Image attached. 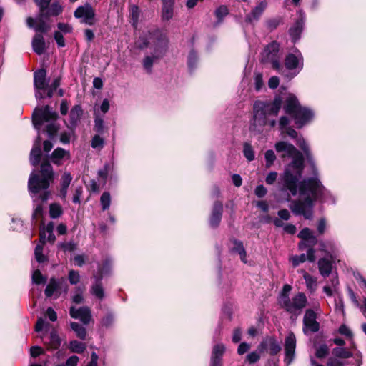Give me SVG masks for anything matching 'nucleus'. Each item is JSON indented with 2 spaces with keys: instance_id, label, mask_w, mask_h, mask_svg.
Returning a JSON list of instances; mask_svg holds the SVG:
<instances>
[{
  "instance_id": "1",
  "label": "nucleus",
  "mask_w": 366,
  "mask_h": 366,
  "mask_svg": "<svg viewBox=\"0 0 366 366\" xmlns=\"http://www.w3.org/2000/svg\"><path fill=\"white\" fill-rule=\"evenodd\" d=\"M274 149L282 159H292L279 179L278 187L285 201L289 202L292 197L297 194L303 199V201H293L291 203L290 207L295 214L303 215L305 219H311L315 201L335 203L334 196L320 180L317 169V174L312 170V177L302 179L304 157L293 144L279 141L275 143Z\"/></svg>"
},
{
  "instance_id": "2",
  "label": "nucleus",
  "mask_w": 366,
  "mask_h": 366,
  "mask_svg": "<svg viewBox=\"0 0 366 366\" xmlns=\"http://www.w3.org/2000/svg\"><path fill=\"white\" fill-rule=\"evenodd\" d=\"M54 181V171L49 162H43L41 165L40 175L33 170L28 180V189L35 202L32 214L34 219H37L43 214L41 203L48 200L50 192L48 190L50 184Z\"/></svg>"
},
{
  "instance_id": "3",
  "label": "nucleus",
  "mask_w": 366,
  "mask_h": 366,
  "mask_svg": "<svg viewBox=\"0 0 366 366\" xmlns=\"http://www.w3.org/2000/svg\"><path fill=\"white\" fill-rule=\"evenodd\" d=\"M58 115L51 108L46 105L41 108H36L33 112L32 121L34 128L38 132V136L34 141L30 152V163L33 166H37L41 158V137L39 130L45 125L46 132L50 139H54L59 130V124L56 122Z\"/></svg>"
},
{
  "instance_id": "4",
  "label": "nucleus",
  "mask_w": 366,
  "mask_h": 366,
  "mask_svg": "<svg viewBox=\"0 0 366 366\" xmlns=\"http://www.w3.org/2000/svg\"><path fill=\"white\" fill-rule=\"evenodd\" d=\"M282 107V94L276 96L272 102L255 101L249 126V131L260 134L264 129H274L277 126V117Z\"/></svg>"
},
{
  "instance_id": "5",
  "label": "nucleus",
  "mask_w": 366,
  "mask_h": 366,
  "mask_svg": "<svg viewBox=\"0 0 366 366\" xmlns=\"http://www.w3.org/2000/svg\"><path fill=\"white\" fill-rule=\"evenodd\" d=\"M137 46L140 49L149 47L152 51L144 56L142 64L149 74L152 73L153 66L167 54L169 48V39L165 34L159 30L149 31L137 40Z\"/></svg>"
},
{
  "instance_id": "6",
  "label": "nucleus",
  "mask_w": 366,
  "mask_h": 366,
  "mask_svg": "<svg viewBox=\"0 0 366 366\" xmlns=\"http://www.w3.org/2000/svg\"><path fill=\"white\" fill-rule=\"evenodd\" d=\"M282 96L283 110L292 118L297 128L300 129L312 122L315 118L312 109L302 106L294 94L285 92Z\"/></svg>"
},
{
  "instance_id": "7",
  "label": "nucleus",
  "mask_w": 366,
  "mask_h": 366,
  "mask_svg": "<svg viewBox=\"0 0 366 366\" xmlns=\"http://www.w3.org/2000/svg\"><path fill=\"white\" fill-rule=\"evenodd\" d=\"M291 290V285L285 284L278 295L277 301L281 308L290 314L292 317H297L302 312L308 301L305 294L301 292L290 298Z\"/></svg>"
},
{
  "instance_id": "8",
  "label": "nucleus",
  "mask_w": 366,
  "mask_h": 366,
  "mask_svg": "<svg viewBox=\"0 0 366 366\" xmlns=\"http://www.w3.org/2000/svg\"><path fill=\"white\" fill-rule=\"evenodd\" d=\"M284 64L288 72L282 74L288 79L294 78L303 69L304 59L302 53L297 48L292 49L285 56Z\"/></svg>"
},
{
  "instance_id": "9",
  "label": "nucleus",
  "mask_w": 366,
  "mask_h": 366,
  "mask_svg": "<svg viewBox=\"0 0 366 366\" xmlns=\"http://www.w3.org/2000/svg\"><path fill=\"white\" fill-rule=\"evenodd\" d=\"M280 45L276 41H273L265 46L261 59L263 63H269L272 67L280 74H283V67L281 64V56L280 54Z\"/></svg>"
},
{
  "instance_id": "10",
  "label": "nucleus",
  "mask_w": 366,
  "mask_h": 366,
  "mask_svg": "<svg viewBox=\"0 0 366 366\" xmlns=\"http://www.w3.org/2000/svg\"><path fill=\"white\" fill-rule=\"evenodd\" d=\"M54 224L49 222L46 227L40 228V244L35 247L34 255L36 262L43 263L47 261V257L43 254V245L46 241L53 243L55 241V235L53 233Z\"/></svg>"
},
{
  "instance_id": "11",
  "label": "nucleus",
  "mask_w": 366,
  "mask_h": 366,
  "mask_svg": "<svg viewBox=\"0 0 366 366\" xmlns=\"http://www.w3.org/2000/svg\"><path fill=\"white\" fill-rule=\"evenodd\" d=\"M298 237L302 239L298 245L299 249L302 251L307 249V260L310 262H315V250L313 247L317 244V238L314 235L313 232L307 227L302 229L298 234Z\"/></svg>"
},
{
  "instance_id": "12",
  "label": "nucleus",
  "mask_w": 366,
  "mask_h": 366,
  "mask_svg": "<svg viewBox=\"0 0 366 366\" xmlns=\"http://www.w3.org/2000/svg\"><path fill=\"white\" fill-rule=\"evenodd\" d=\"M281 134H285L288 135L290 138L296 139V144L302 150L311 168L314 171L315 174H317V167L315 164V162L310 152V147L307 142L305 141V139L301 136L299 137L298 133L291 127L285 129Z\"/></svg>"
},
{
  "instance_id": "13",
  "label": "nucleus",
  "mask_w": 366,
  "mask_h": 366,
  "mask_svg": "<svg viewBox=\"0 0 366 366\" xmlns=\"http://www.w3.org/2000/svg\"><path fill=\"white\" fill-rule=\"evenodd\" d=\"M61 290H63L64 293H66L68 291V287L65 284V280L64 278L56 279L53 277L50 279L49 284L45 288L44 292L47 297L55 295V297L57 298L60 296Z\"/></svg>"
},
{
  "instance_id": "14",
  "label": "nucleus",
  "mask_w": 366,
  "mask_h": 366,
  "mask_svg": "<svg viewBox=\"0 0 366 366\" xmlns=\"http://www.w3.org/2000/svg\"><path fill=\"white\" fill-rule=\"evenodd\" d=\"M46 77V71L44 69H39L34 74V86L36 99H41L44 97L41 92L46 91L48 86Z\"/></svg>"
},
{
  "instance_id": "15",
  "label": "nucleus",
  "mask_w": 366,
  "mask_h": 366,
  "mask_svg": "<svg viewBox=\"0 0 366 366\" xmlns=\"http://www.w3.org/2000/svg\"><path fill=\"white\" fill-rule=\"evenodd\" d=\"M74 15L76 19H81V22L85 24L92 26L94 24L95 11L89 4L79 6Z\"/></svg>"
},
{
  "instance_id": "16",
  "label": "nucleus",
  "mask_w": 366,
  "mask_h": 366,
  "mask_svg": "<svg viewBox=\"0 0 366 366\" xmlns=\"http://www.w3.org/2000/svg\"><path fill=\"white\" fill-rule=\"evenodd\" d=\"M296 337L294 333H289L285 340V362L288 366L293 361L295 356Z\"/></svg>"
},
{
  "instance_id": "17",
  "label": "nucleus",
  "mask_w": 366,
  "mask_h": 366,
  "mask_svg": "<svg viewBox=\"0 0 366 366\" xmlns=\"http://www.w3.org/2000/svg\"><path fill=\"white\" fill-rule=\"evenodd\" d=\"M84 114V110L81 105H74L69 114V119L66 124L67 128L72 132L74 133L76 128L79 125Z\"/></svg>"
},
{
  "instance_id": "18",
  "label": "nucleus",
  "mask_w": 366,
  "mask_h": 366,
  "mask_svg": "<svg viewBox=\"0 0 366 366\" xmlns=\"http://www.w3.org/2000/svg\"><path fill=\"white\" fill-rule=\"evenodd\" d=\"M69 315L72 318L79 320L84 325H88L92 321V311L87 306L79 308L72 306L70 307Z\"/></svg>"
},
{
  "instance_id": "19",
  "label": "nucleus",
  "mask_w": 366,
  "mask_h": 366,
  "mask_svg": "<svg viewBox=\"0 0 366 366\" xmlns=\"http://www.w3.org/2000/svg\"><path fill=\"white\" fill-rule=\"evenodd\" d=\"M303 330L305 333L307 332H316L319 330L320 325L317 321L316 313L311 309L305 311L303 318Z\"/></svg>"
},
{
  "instance_id": "20",
  "label": "nucleus",
  "mask_w": 366,
  "mask_h": 366,
  "mask_svg": "<svg viewBox=\"0 0 366 366\" xmlns=\"http://www.w3.org/2000/svg\"><path fill=\"white\" fill-rule=\"evenodd\" d=\"M267 7V1H261L248 14L246 15L245 21L251 24L258 21Z\"/></svg>"
},
{
  "instance_id": "21",
  "label": "nucleus",
  "mask_w": 366,
  "mask_h": 366,
  "mask_svg": "<svg viewBox=\"0 0 366 366\" xmlns=\"http://www.w3.org/2000/svg\"><path fill=\"white\" fill-rule=\"evenodd\" d=\"M70 152L61 147L56 148L50 156V159L52 163L57 166H61L65 161L70 160Z\"/></svg>"
},
{
  "instance_id": "22",
  "label": "nucleus",
  "mask_w": 366,
  "mask_h": 366,
  "mask_svg": "<svg viewBox=\"0 0 366 366\" xmlns=\"http://www.w3.org/2000/svg\"><path fill=\"white\" fill-rule=\"evenodd\" d=\"M223 213V204L219 201H216L212 207V213L209 217L210 227H217L221 222Z\"/></svg>"
},
{
  "instance_id": "23",
  "label": "nucleus",
  "mask_w": 366,
  "mask_h": 366,
  "mask_svg": "<svg viewBox=\"0 0 366 366\" xmlns=\"http://www.w3.org/2000/svg\"><path fill=\"white\" fill-rule=\"evenodd\" d=\"M299 19L297 20L293 26L290 29L289 33L294 42H296L300 38V34L303 29L305 24V16L302 11H298Z\"/></svg>"
},
{
  "instance_id": "24",
  "label": "nucleus",
  "mask_w": 366,
  "mask_h": 366,
  "mask_svg": "<svg viewBox=\"0 0 366 366\" xmlns=\"http://www.w3.org/2000/svg\"><path fill=\"white\" fill-rule=\"evenodd\" d=\"M335 259H331L327 256L320 258L318 260L317 265L320 274L323 277H328L332 270L333 262Z\"/></svg>"
},
{
  "instance_id": "25",
  "label": "nucleus",
  "mask_w": 366,
  "mask_h": 366,
  "mask_svg": "<svg viewBox=\"0 0 366 366\" xmlns=\"http://www.w3.org/2000/svg\"><path fill=\"white\" fill-rule=\"evenodd\" d=\"M94 282L93 283L90 292L97 299L102 300L104 297V290L102 284V275L93 274Z\"/></svg>"
},
{
  "instance_id": "26",
  "label": "nucleus",
  "mask_w": 366,
  "mask_h": 366,
  "mask_svg": "<svg viewBox=\"0 0 366 366\" xmlns=\"http://www.w3.org/2000/svg\"><path fill=\"white\" fill-rule=\"evenodd\" d=\"M232 247L230 249L232 253L237 254L239 256L240 260L244 264L248 263L247 254L244 247L243 242L238 239L232 240Z\"/></svg>"
},
{
  "instance_id": "27",
  "label": "nucleus",
  "mask_w": 366,
  "mask_h": 366,
  "mask_svg": "<svg viewBox=\"0 0 366 366\" xmlns=\"http://www.w3.org/2000/svg\"><path fill=\"white\" fill-rule=\"evenodd\" d=\"M225 352V346L223 344H217L214 346L210 366H222V357Z\"/></svg>"
},
{
  "instance_id": "28",
  "label": "nucleus",
  "mask_w": 366,
  "mask_h": 366,
  "mask_svg": "<svg viewBox=\"0 0 366 366\" xmlns=\"http://www.w3.org/2000/svg\"><path fill=\"white\" fill-rule=\"evenodd\" d=\"M320 250L323 252L325 256L331 259L336 258L337 247L335 243L332 241H321L319 242Z\"/></svg>"
},
{
  "instance_id": "29",
  "label": "nucleus",
  "mask_w": 366,
  "mask_h": 366,
  "mask_svg": "<svg viewBox=\"0 0 366 366\" xmlns=\"http://www.w3.org/2000/svg\"><path fill=\"white\" fill-rule=\"evenodd\" d=\"M72 179L71 174L68 172H64L61 177L59 195L64 200L66 198L68 188L72 181Z\"/></svg>"
},
{
  "instance_id": "30",
  "label": "nucleus",
  "mask_w": 366,
  "mask_h": 366,
  "mask_svg": "<svg viewBox=\"0 0 366 366\" xmlns=\"http://www.w3.org/2000/svg\"><path fill=\"white\" fill-rule=\"evenodd\" d=\"M300 272L305 280L307 290L310 294H314L317 289V278L303 269L300 270Z\"/></svg>"
},
{
  "instance_id": "31",
  "label": "nucleus",
  "mask_w": 366,
  "mask_h": 366,
  "mask_svg": "<svg viewBox=\"0 0 366 366\" xmlns=\"http://www.w3.org/2000/svg\"><path fill=\"white\" fill-rule=\"evenodd\" d=\"M27 25L29 28H33L36 32L46 33L49 26L41 19H34L29 17L26 20Z\"/></svg>"
},
{
  "instance_id": "32",
  "label": "nucleus",
  "mask_w": 366,
  "mask_h": 366,
  "mask_svg": "<svg viewBox=\"0 0 366 366\" xmlns=\"http://www.w3.org/2000/svg\"><path fill=\"white\" fill-rule=\"evenodd\" d=\"M32 49L38 55L42 54L45 51V41L41 34H36L32 40Z\"/></svg>"
},
{
  "instance_id": "33",
  "label": "nucleus",
  "mask_w": 366,
  "mask_h": 366,
  "mask_svg": "<svg viewBox=\"0 0 366 366\" xmlns=\"http://www.w3.org/2000/svg\"><path fill=\"white\" fill-rule=\"evenodd\" d=\"M174 0H162V16L164 20H169L173 16Z\"/></svg>"
},
{
  "instance_id": "34",
  "label": "nucleus",
  "mask_w": 366,
  "mask_h": 366,
  "mask_svg": "<svg viewBox=\"0 0 366 366\" xmlns=\"http://www.w3.org/2000/svg\"><path fill=\"white\" fill-rule=\"evenodd\" d=\"M112 259L111 258H106L101 264H99L97 271L94 274L102 275V278L105 276L109 275L112 271Z\"/></svg>"
},
{
  "instance_id": "35",
  "label": "nucleus",
  "mask_w": 366,
  "mask_h": 366,
  "mask_svg": "<svg viewBox=\"0 0 366 366\" xmlns=\"http://www.w3.org/2000/svg\"><path fill=\"white\" fill-rule=\"evenodd\" d=\"M115 320V314L112 312H108L102 317L100 326L105 329H109L114 325Z\"/></svg>"
},
{
  "instance_id": "36",
  "label": "nucleus",
  "mask_w": 366,
  "mask_h": 366,
  "mask_svg": "<svg viewBox=\"0 0 366 366\" xmlns=\"http://www.w3.org/2000/svg\"><path fill=\"white\" fill-rule=\"evenodd\" d=\"M265 345L263 342H262L259 347V351H253L249 353L246 357V360L249 364L256 363L260 358V352L264 350Z\"/></svg>"
},
{
  "instance_id": "37",
  "label": "nucleus",
  "mask_w": 366,
  "mask_h": 366,
  "mask_svg": "<svg viewBox=\"0 0 366 366\" xmlns=\"http://www.w3.org/2000/svg\"><path fill=\"white\" fill-rule=\"evenodd\" d=\"M71 328L76 333L77 337L84 340L86 337V328L78 322H72L70 323Z\"/></svg>"
},
{
  "instance_id": "38",
  "label": "nucleus",
  "mask_w": 366,
  "mask_h": 366,
  "mask_svg": "<svg viewBox=\"0 0 366 366\" xmlns=\"http://www.w3.org/2000/svg\"><path fill=\"white\" fill-rule=\"evenodd\" d=\"M49 339L48 345L50 349H57L61 345V341L56 331L51 332ZM45 343L47 344L46 342Z\"/></svg>"
},
{
  "instance_id": "39",
  "label": "nucleus",
  "mask_w": 366,
  "mask_h": 366,
  "mask_svg": "<svg viewBox=\"0 0 366 366\" xmlns=\"http://www.w3.org/2000/svg\"><path fill=\"white\" fill-rule=\"evenodd\" d=\"M84 287L83 286H78L75 288L74 294L71 297L72 302L76 304H80L84 302Z\"/></svg>"
},
{
  "instance_id": "40",
  "label": "nucleus",
  "mask_w": 366,
  "mask_h": 366,
  "mask_svg": "<svg viewBox=\"0 0 366 366\" xmlns=\"http://www.w3.org/2000/svg\"><path fill=\"white\" fill-rule=\"evenodd\" d=\"M69 349L73 352L81 354L84 352L86 345L77 340H72L69 342Z\"/></svg>"
},
{
  "instance_id": "41",
  "label": "nucleus",
  "mask_w": 366,
  "mask_h": 366,
  "mask_svg": "<svg viewBox=\"0 0 366 366\" xmlns=\"http://www.w3.org/2000/svg\"><path fill=\"white\" fill-rule=\"evenodd\" d=\"M100 204L103 211L107 210L111 204V195L109 192L102 193L100 197Z\"/></svg>"
},
{
  "instance_id": "42",
  "label": "nucleus",
  "mask_w": 366,
  "mask_h": 366,
  "mask_svg": "<svg viewBox=\"0 0 366 366\" xmlns=\"http://www.w3.org/2000/svg\"><path fill=\"white\" fill-rule=\"evenodd\" d=\"M306 260H307V253L306 254H301L300 255H293L289 259V261L293 267H297L301 263H304Z\"/></svg>"
},
{
  "instance_id": "43",
  "label": "nucleus",
  "mask_w": 366,
  "mask_h": 366,
  "mask_svg": "<svg viewBox=\"0 0 366 366\" xmlns=\"http://www.w3.org/2000/svg\"><path fill=\"white\" fill-rule=\"evenodd\" d=\"M264 159H265V167L267 168H270L275 162L277 157L274 152L272 149H268L264 153Z\"/></svg>"
},
{
  "instance_id": "44",
  "label": "nucleus",
  "mask_w": 366,
  "mask_h": 366,
  "mask_svg": "<svg viewBox=\"0 0 366 366\" xmlns=\"http://www.w3.org/2000/svg\"><path fill=\"white\" fill-rule=\"evenodd\" d=\"M290 119L288 117L282 115L280 117L279 121H277V126L280 132H283L285 129L289 128L290 126Z\"/></svg>"
},
{
  "instance_id": "45",
  "label": "nucleus",
  "mask_w": 366,
  "mask_h": 366,
  "mask_svg": "<svg viewBox=\"0 0 366 366\" xmlns=\"http://www.w3.org/2000/svg\"><path fill=\"white\" fill-rule=\"evenodd\" d=\"M332 354L337 357L340 358H349L352 356V353L348 350H347L344 347H335L332 350Z\"/></svg>"
},
{
  "instance_id": "46",
  "label": "nucleus",
  "mask_w": 366,
  "mask_h": 366,
  "mask_svg": "<svg viewBox=\"0 0 366 366\" xmlns=\"http://www.w3.org/2000/svg\"><path fill=\"white\" fill-rule=\"evenodd\" d=\"M62 208L58 204H51L49 206V215L51 218L56 219L62 214Z\"/></svg>"
},
{
  "instance_id": "47",
  "label": "nucleus",
  "mask_w": 366,
  "mask_h": 366,
  "mask_svg": "<svg viewBox=\"0 0 366 366\" xmlns=\"http://www.w3.org/2000/svg\"><path fill=\"white\" fill-rule=\"evenodd\" d=\"M198 56L194 50H192L188 56V67L190 71H192L197 66Z\"/></svg>"
},
{
  "instance_id": "48",
  "label": "nucleus",
  "mask_w": 366,
  "mask_h": 366,
  "mask_svg": "<svg viewBox=\"0 0 366 366\" xmlns=\"http://www.w3.org/2000/svg\"><path fill=\"white\" fill-rule=\"evenodd\" d=\"M243 153L245 157V158L249 161L251 162L254 159V152L253 150L252 147L249 143L245 142L244 144V149H243Z\"/></svg>"
},
{
  "instance_id": "49",
  "label": "nucleus",
  "mask_w": 366,
  "mask_h": 366,
  "mask_svg": "<svg viewBox=\"0 0 366 366\" xmlns=\"http://www.w3.org/2000/svg\"><path fill=\"white\" fill-rule=\"evenodd\" d=\"M104 122L103 118L100 117L97 114H95L94 126V131L99 134H102L104 132Z\"/></svg>"
},
{
  "instance_id": "50",
  "label": "nucleus",
  "mask_w": 366,
  "mask_h": 366,
  "mask_svg": "<svg viewBox=\"0 0 366 366\" xmlns=\"http://www.w3.org/2000/svg\"><path fill=\"white\" fill-rule=\"evenodd\" d=\"M32 282L34 284L40 285L46 282V278L39 269H35L32 273Z\"/></svg>"
},
{
  "instance_id": "51",
  "label": "nucleus",
  "mask_w": 366,
  "mask_h": 366,
  "mask_svg": "<svg viewBox=\"0 0 366 366\" xmlns=\"http://www.w3.org/2000/svg\"><path fill=\"white\" fill-rule=\"evenodd\" d=\"M59 85H60V78L59 77L55 78L50 85L48 84L46 90H47V97L49 98H51L53 97L54 92L59 86Z\"/></svg>"
},
{
  "instance_id": "52",
  "label": "nucleus",
  "mask_w": 366,
  "mask_h": 366,
  "mask_svg": "<svg viewBox=\"0 0 366 366\" xmlns=\"http://www.w3.org/2000/svg\"><path fill=\"white\" fill-rule=\"evenodd\" d=\"M214 14L218 19V21L221 22L223 19L229 14V9L227 6L222 5L215 10Z\"/></svg>"
},
{
  "instance_id": "53",
  "label": "nucleus",
  "mask_w": 366,
  "mask_h": 366,
  "mask_svg": "<svg viewBox=\"0 0 366 366\" xmlns=\"http://www.w3.org/2000/svg\"><path fill=\"white\" fill-rule=\"evenodd\" d=\"M104 139L99 135H94L92 139L91 146L94 149H101L104 147Z\"/></svg>"
},
{
  "instance_id": "54",
  "label": "nucleus",
  "mask_w": 366,
  "mask_h": 366,
  "mask_svg": "<svg viewBox=\"0 0 366 366\" xmlns=\"http://www.w3.org/2000/svg\"><path fill=\"white\" fill-rule=\"evenodd\" d=\"M282 347L280 344L274 339L272 338L269 340V352L272 355H277Z\"/></svg>"
},
{
  "instance_id": "55",
  "label": "nucleus",
  "mask_w": 366,
  "mask_h": 366,
  "mask_svg": "<svg viewBox=\"0 0 366 366\" xmlns=\"http://www.w3.org/2000/svg\"><path fill=\"white\" fill-rule=\"evenodd\" d=\"M80 274L78 271L71 269L68 274V280L71 285H76L80 281Z\"/></svg>"
},
{
  "instance_id": "56",
  "label": "nucleus",
  "mask_w": 366,
  "mask_h": 366,
  "mask_svg": "<svg viewBox=\"0 0 366 366\" xmlns=\"http://www.w3.org/2000/svg\"><path fill=\"white\" fill-rule=\"evenodd\" d=\"M62 11V8L60 5L58 4H53L51 7L46 11V13L44 14L47 16H57L59 15Z\"/></svg>"
},
{
  "instance_id": "57",
  "label": "nucleus",
  "mask_w": 366,
  "mask_h": 366,
  "mask_svg": "<svg viewBox=\"0 0 366 366\" xmlns=\"http://www.w3.org/2000/svg\"><path fill=\"white\" fill-rule=\"evenodd\" d=\"M329 353V348L327 345L323 344L320 345L316 349L315 355L318 358H323L326 357Z\"/></svg>"
},
{
  "instance_id": "58",
  "label": "nucleus",
  "mask_w": 366,
  "mask_h": 366,
  "mask_svg": "<svg viewBox=\"0 0 366 366\" xmlns=\"http://www.w3.org/2000/svg\"><path fill=\"white\" fill-rule=\"evenodd\" d=\"M51 0H34L35 3L40 9L41 15L43 16L48 9L49 5Z\"/></svg>"
},
{
  "instance_id": "59",
  "label": "nucleus",
  "mask_w": 366,
  "mask_h": 366,
  "mask_svg": "<svg viewBox=\"0 0 366 366\" xmlns=\"http://www.w3.org/2000/svg\"><path fill=\"white\" fill-rule=\"evenodd\" d=\"M110 167L109 164H105L103 168L99 169L98 172V175L102 179L104 183H106Z\"/></svg>"
},
{
  "instance_id": "60",
  "label": "nucleus",
  "mask_w": 366,
  "mask_h": 366,
  "mask_svg": "<svg viewBox=\"0 0 366 366\" xmlns=\"http://www.w3.org/2000/svg\"><path fill=\"white\" fill-rule=\"evenodd\" d=\"M59 247L64 252H71L76 249V244L73 242H61L59 244Z\"/></svg>"
},
{
  "instance_id": "61",
  "label": "nucleus",
  "mask_w": 366,
  "mask_h": 366,
  "mask_svg": "<svg viewBox=\"0 0 366 366\" xmlns=\"http://www.w3.org/2000/svg\"><path fill=\"white\" fill-rule=\"evenodd\" d=\"M86 257L85 254H76L74 257L73 260L74 264L79 267H81L86 262Z\"/></svg>"
},
{
  "instance_id": "62",
  "label": "nucleus",
  "mask_w": 366,
  "mask_h": 366,
  "mask_svg": "<svg viewBox=\"0 0 366 366\" xmlns=\"http://www.w3.org/2000/svg\"><path fill=\"white\" fill-rule=\"evenodd\" d=\"M280 18H273L267 21V26L269 30L275 29L280 24Z\"/></svg>"
},
{
  "instance_id": "63",
  "label": "nucleus",
  "mask_w": 366,
  "mask_h": 366,
  "mask_svg": "<svg viewBox=\"0 0 366 366\" xmlns=\"http://www.w3.org/2000/svg\"><path fill=\"white\" fill-rule=\"evenodd\" d=\"M254 84H255V89L257 91L260 90L262 88V86L264 85V82H263V77H262V74H260V73L255 74Z\"/></svg>"
},
{
  "instance_id": "64",
  "label": "nucleus",
  "mask_w": 366,
  "mask_h": 366,
  "mask_svg": "<svg viewBox=\"0 0 366 366\" xmlns=\"http://www.w3.org/2000/svg\"><path fill=\"white\" fill-rule=\"evenodd\" d=\"M49 325V324L46 322V321L42 317H39L38 318L37 322L36 323L35 330L36 332H41Z\"/></svg>"
}]
</instances>
